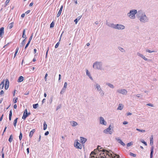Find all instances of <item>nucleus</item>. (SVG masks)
<instances>
[{"label":"nucleus","instance_id":"1","mask_svg":"<svg viewBox=\"0 0 158 158\" xmlns=\"http://www.w3.org/2000/svg\"><path fill=\"white\" fill-rule=\"evenodd\" d=\"M137 17L139 18V20L140 22L143 23L147 22L149 20L148 17L142 10H138Z\"/></svg>","mask_w":158,"mask_h":158},{"label":"nucleus","instance_id":"2","mask_svg":"<svg viewBox=\"0 0 158 158\" xmlns=\"http://www.w3.org/2000/svg\"><path fill=\"white\" fill-rule=\"evenodd\" d=\"M138 10L137 11V10L133 9L130 11L127 14V16L131 19H134L135 18V15L136 16H138Z\"/></svg>","mask_w":158,"mask_h":158},{"label":"nucleus","instance_id":"3","mask_svg":"<svg viewBox=\"0 0 158 158\" xmlns=\"http://www.w3.org/2000/svg\"><path fill=\"white\" fill-rule=\"evenodd\" d=\"M93 68L95 69L101 70L102 69V63L101 61H96L93 65Z\"/></svg>","mask_w":158,"mask_h":158},{"label":"nucleus","instance_id":"4","mask_svg":"<svg viewBox=\"0 0 158 158\" xmlns=\"http://www.w3.org/2000/svg\"><path fill=\"white\" fill-rule=\"evenodd\" d=\"M111 127L112 128L111 125H110L108 128L104 130L103 132L105 133L111 134L113 132V130L111 129Z\"/></svg>","mask_w":158,"mask_h":158},{"label":"nucleus","instance_id":"5","mask_svg":"<svg viewBox=\"0 0 158 158\" xmlns=\"http://www.w3.org/2000/svg\"><path fill=\"white\" fill-rule=\"evenodd\" d=\"M125 26L122 24H115L114 29L118 30H123L125 29Z\"/></svg>","mask_w":158,"mask_h":158},{"label":"nucleus","instance_id":"6","mask_svg":"<svg viewBox=\"0 0 158 158\" xmlns=\"http://www.w3.org/2000/svg\"><path fill=\"white\" fill-rule=\"evenodd\" d=\"M117 92L123 95L127 94V91L125 89H118L117 90Z\"/></svg>","mask_w":158,"mask_h":158},{"label":"nucleus","instance_id":"7","mask_svg":"<svg viewBox=\"0 0 158 158\" xmlns=\"http://www.w3.org/2000/svg\"><path fill=\"white\" fill-rule=\"evenodd\" d=\"M100 123L105 125H106V122L105 121L103 118L102 117H100Z\"/></svg>","mask_w":158,"mask_h":158},{"label":"nucleus","instance_id":"8","mask_svg":"<svg viewBox=\"0 0 158 158\" xmlns=\"http://www.w3.org/2000/svg\"><path fill=\"white\" fill-rule=\"evenodd\" d=\"M102 151L103 152H106V153L107 155H108V156L110 157V158H114L115 157V156H112V154H111V153H110V154H108V153H109V152L106 150L103 149L102 150Z\"/></svg>","mask_w":158,"mask_h":158},{"label":"nucleus","instance_id":"9","mask_svg":"<svg viewBox=\"0 0 158 158\" xmlns=\"http://www.w3.org/2000/svg\"><path fill=\"white\" fill-rule=\"evenodd\" d=\"M9 81L7 79H6L5 86V88L7 90L8 89L9 86Z\"/></svg>","mask_w":158,"mask_h":158},{"label":"nucleus","instance_id":"10","mask_svg":"<svg viewBox=\"0 0 158 158\" xmlns=\"http://www.w3.org/2000/svg\"><path fill=\"white\" fill-rule=\"evenodd\" d=\"M106 24L108 26L110 27L113 28H114L115 24H114L112 23H110L109 22H107V21L106 22Z\"/></svg>","mask_w":158,"mask_h":158},{"label":"nucleus","instance_id":"11","mask_svg":"<svg viewBox=\"0 0 158 158\" xmlns=\"http://www.w3.org/2000/svg\"><path fill=\"white\" fill-rule=\"evenodd\" d=\"M81 142L83 144L86 141L87 139L82 137H80Z\"/></svg>","mask_w":158,"mask_h":158},{"label":"nucleus","instance_id":"12","mask_svg":"<svg viewBox=\"0 0 158 158\" xmlns=\"http://www.w3.org/2000/svg\"><path fill=\"white\" fill-rule=\"evenodd\" d=\"M116 139L117 140L118 143H120L121 145H122L123 146H125V144L122 141L119 139V138H116Z\"/></svg>","mask_w":158,"mask_h":158},{"label":"nucleus","instance_id":"13","mask_svg":"<svg viewBox=\"0 0 158 158\" xmlns=\"http://www.w3.org/2000/svg\"><path fill=\"white\" fill-rule=\"evenodd\" d=\"M94 85V86L96 87V88L97 89L98 91H100L102 90L100 86L97 83L96 84V85Z\"/></svg>","mask_w":158,"mask_h":158},{"label":"nucleus","instance_id":"14","mask_svg":"<svg viewBox=\"0 0 158 158\" xmlns=\"http://www.w3.org/2000/svg\"><path fill=\"white\" fill-rule=\"evenodd\" d=\"M70 123L71 125L73 127L76 126L78 125L77 123L74 121H71L70 122Z\"/></svg>","mask_w":158,"mask_h":158},{"label":"nucleus","instance_id":"15","mask_svg":"<svg viewBox=\"0 0 158 158\" xmlns=\"http://www.w3.org/2000/svg\"><path fill=\"white\" fill-rule=\"evenodd\" d=\"M75 147L77 148L80 149L81 148V145L78 142H77L76 143Z\"/></svg>","mask_w":158,"mask_h":158},{"label":"nucleus","instance_id":"16","mask_svg":"<svg viewBox=\"0 0 158 158\" xmlns=\"http://www.w3.org/2000/svg\"><path fill=\"white\" fill-rule=\"evenodd\" d=\"M86 74L87 76H88L89 77L91 80H93V79L92 77L91 76V75L90 74V73H89V72L88 70V69H86Z\"/></svg>","mask_w":158,"mask_h":158},{"label":"nucleus","instance_id":"17","mask_svg":"<svg viewBox=\"0 0 158 158\" xmlns=\"http://www.w3.org/2000/svg\"><path fill=\"white\" fill-rule=\"evenodd\" d=\"M4 28L2 27L0 28V35L1 37L2 36V35L4 34Z\"/></svg>","mask_w":158,"mask_h":158},{"label":"nucleus","instance_id":"18","mask_svg":"<svg viewBox=\"0 0 158 158\" xmlns=\"http://www.w3.org/2000/svg\"><path fill=\"white\" fill-rule=\"evenodd\" d=\"M63 8V6H62L57 14V17H59L60 15Z\"/></svg>","mask_w":158,"mask_h":158},{"label":"nucleus","instance_id":"19","mask_svg":"<svg viewBox=\"0 0 158 158\" xmlns=\"http://www.w3.org/2000/svg\"><path fill=\"white\" fill-rule=\"evenodd\" d=\"M123 107V105L122 104H119L118 105L117 110H121Z\"/></svg>","mask_w":158,"mask_h":158},{"label":"nucleus","instance_id":"20","mask_svg":"<svg viewBox=\"0 0 158 158\" xmlns=\"http://www.w3.org/2000/svg\"><path fill=\"white\" fill-rule=\"evenodd\" d=\"M153 147L152 146L151 148L150 158H152L153 153Z\"/></svg>","mask_w":158,"mask_h":158},{"label":"nucleus","instance_id":"21","mask_svg":"<svg viewBox=\"0 0 158 158\" xmlns=\"http://www.w3.org/2000/svg\"><path fill=\"white\" fill-rule=\"evenodd\" d=\"M106 85H107L111 88L114 89V86L113 84H112L110 83H107L106 84Z\"/></svg>","mask_w":158,"mask_h":158},{"label":"nucleus","instance_id":"22","mask_svg":"<svg viewBox=\"0 0 158 158\" xmlns=\"http://www.w3.org/2000/svg\"><path fill=\"white\" fill-rule=\"evenodd\" d=\"M35 129H33L32 130V131H31L30 132V134H29V136L30 137H31L34 133V132H35Z\"/></svg>","mask_w":158,"mask_h":158},{"label":"nucleus","instance_id":"23","mask_svg":"<svg viewBox=\"0 0 158 158\" xmlns=\"http://www.w3.org/2000/svg\"><path fill=\"white\" fill-rule=\"evenodd\" d=\"M23 79L24 77L23 76H21L19 78L18 81L19 82H22L23 80Z\"/></svg>","mask_w":158,"mask_h":158},{"label":"nucleus","instance_id":"24","mask_svg":"<svg viewBox=\"0 0 158 158\" xmlns=\"http://www.w3.org/2000/svg\"><path fill=\"white\" fill-rule=\"evenodd\" d=\"M4 81H2L0 84V89H2L4 86Z\"/></svg>","mask_w":158,"mask_h":158},{"label":"nucleus","instance_id":"25","mask_svg":"<svg viewBox=\"0 0 158 158\" xmlns=\"http://www.w3.org/2000/svg\"><path fill=\"white\" fill-rule=\"evenodd\" d=\"M25 30H26L25 29L23 30V32L22 37L23 38H24V40H25L26 39V35L25 34Z\"/></svg>","mask_w":158,"mask_h":158},{"label":"nucleus","instance_id":"26","mask_svg":"<svg viewBox=\"0 0 158 158\" xmlns=\"http://www.w3.org/2000/svg\"><path fill=\"white\" fill-rule=\"evenodd\" d=\"M96 153H95L94 152H93V151L90 154V157L89 158H95L94 156H92V155H94V154L95 155Z\"/></svg>","mask_w":158,"mask_h":158},{"label":"nucleus","instance_id":"27","mask_svg":"<svg viewBox=\"0 0 158 158\" xmlns=\"http://www.w3.org/2000/svg\"><path fill=\"white\" fill-rule=\"evenodd\" d=\"M118 48L119 50V51H120L121 52H125V51L123 48L120 47H118Z\"/></svg>","mask_w":158,"mask_h":158},{"label":"nucleus","instance_id":"28","mask_svg":"<svg viewBox=\"0 0 158 158\" xmlns=\"http://www.w3.org/2000/svg\"><path fill=\"white\" fill-rule=\"evenodd\" d=\"M28 116V114H27V113H23V116L22 117V118L24 119H25Z\"/></svg>","mask_w":158,"mask_h":158},{"label":"nucleus","instance_id":"29","mask_svg":"<svg viewBox=\"0 0 158 158\" xmlns=\"http://www.w3.org/2000/svg\"><path fill=\"white\" fill-rule=\"evenodd\" d=\"M153 136L152 135V138H150V144L151 145H152L153 144Z\"/></svg>","mask_w":158,"mask_h":158},{"label":"nucleus","instance_id":"30","mask_svg":"<svg viewBox=\"0 0 158 158\" xmlns=\"http://www.w3.org/2000/svg\"><path fill=\"white\" fill-rule=\"evenodd\" d=\"M12 116V110H10V111L9 116V119L10 120H11Z\"/></svg>","mask_w":158,"mask_h":158},{"label":"nucleus","instance_id":"31","mask_svg":"<svg viewBox=\"0 0 158 158\" xmlns=\"http://www.w3.org/2000/svg\"><path fill=\"white\" fill-rule=\"evenodd\" d=\"M99 94L101 96H103L104 95V92L102 90L100 91Z\"/></svg>","mask_w":158,"mask_h":158},{"label":"nucleus","instance_id":"32","mask_svg":"<svg viewBox=\"0 0 158 158\" xmlns=\"http://www.w3.org/2000/svg\"><path fill=\"white\" fill-rule=\"evenodd\" d=\"M47 125L46 123L45 122H44V130H45L46 129L47 127Z\"/></svg>","mask_w":158,"mask_h":158},{"label":"nucleus","instance_id":"33","mask_svg":"<svg viewBox=\"0 0 158 158\" xmlns=\"http://www.w3.org/2000/svg\"><path fill=\"white\" fill-rule=\"evenodd\" d=\"M8 27L10 29H11L13 27V23H11L9 24Z\"/></svg>","mask_w":158,"mask_h":158},{"label":"nucleus","instance_id":"34","mask_svg":"<svg viewBox=\"0 0 158 158\" xmlns=\"http://www.w3.org/2000/svg\"><path fill=\"white\" fill-rule=\"evenodd\" d=\"M13 140V136L12 135H11L9 139V141L11 143L12 142Z\"/></svg>","mask_w":158,"mask_h":158},{"label":"nucleus","instance_id":"35","mask_svg":"<svg viewBox=\"0 0 158 158\" xmlns=\"http://www.w3.org/2000/svg\"><path fill=\"white\" fill-rule=\"evenodd\" d=\"M19 50V48L17 47L16 49L15 52L14 54V57H15L16 56V55L18 52Z\"/></svg>","mask_w":158,"mask_h":158},{"label":"nucleus","instance_id":"36","mask_svg":"<svg viewBox=\"0 0 158 158\" xmlns=\"http://www.w3.org/2000/svg\"><path fill=\"white\" fill-rule=\"evenodd\" d=\"M65 90L66 88L63 87L60 92V94H63L65 92Z\"/></svg>","mask_w":158,"mask_h":158},{"label":"nucleus","instance_id":"37","mask_svg":"<svg viewBox=\"0 0 158 158\" xmlns=\"http://www.w3.org/2000/svg\"><path fill=\"white\" fill-rule=\"evenodd\" d=\"M18 119V118H16L14 120V125L15 126V127L16 125V123H17Z\"/></svg>","mask_w":158,"mask_h":158},{"label":"nucleus","instance_id":"38","mask_svg":"<svg viewBox=\"0 0 158 158\" xmlns=\"http://www.w3.org/2000/svg\"><path fill=\"white\" fill-rule=\"evenodd\" d=\"M136 130L141 132H145V130H140L138 128H136Z\"/></svg>","mask_w":158,"mask_h":158},{"label":"nucleus","instance_id":"39","mask_svg":"<svg viewBox=\"0 0 158 158\" xmlns=\"http://www.w3.org/2000/svg\"><path fill=\"white\" fill-rule=\"evenodd\" d=\"M79 18V17L77 18L74 20V22H75V23L76 24H77L78 21L80 19V18Z\"/></svg>","mask_w":158,"mask_h":158},{"label":"nucleus","instance_id":"40","mask_svg":"<svg viewBox=\"0 0 158 158\" xmlns=\"http://www.w3.org/2000/svg\"><path fill=\"white\" fill-rule=\"evenodd\" d=\"M133 142H129L128 143H127V147H129L132 145L133 144Z\"/></svg>","mask_w":158,"mask_h":158},{"label":"nucleus","instance_id":"41","mask_svg":"<svg viewBox=\"0 0 158 158\" xmlns=\"http://www.w3.org/2000/svg\"><path fill=\"white\" fill-rule=\"evenodd\" d=\"M25 41L26 40H23L22 43H21V44L20 46V47H22L25 44Z\"/></svg>","mask_w":158,"mask_h":158},{"label":"nucleus","instance_id":"42","mask_svg":"<svg viewBox=\"0 0 158 158\" xmlns=\"http://www.w3.org/2000/svg\"><path fill=\"white\" fill-rule=\"evenodd\" d=\"M38 106H39V104L38 103L33 104V107L35 109H36Z\"/></svg>","mask_w":158,"mask_h":158},{"label":"nucleus","instance_id":"43","mask_svg":"<svg viewBox=\"0 0 158 158\" xmlns=\"http://www.w3.org/2000/svg\"><path fill=\"white\" fill-rule=\"evenodd\" d=\"M60 40H59V41L58 43H57V44H56V45L55 46V48H57L58 47L60 44Z\"/></svg>","mask_w":158,"mask_h":158},{"label":"nucleus","instance_id":"44","mask_svg":"<svg viewBox=\"0 0 158 158\" xmlns=\"http://www.w3.org/2000/svg\"><path fill=\"white\" fill-rule=\"evenodd\" d=\"M137 55L138 56H139L141 57V58H142L143 55L141 54H140L139 52L137 53Z\"/></svg>","mask_w":158,"mask_h":158},{"label":"nucleus","instance_id":"45","mask_svg":"<svg viewBox=\"0 0 158 158\" xmlns=\"http://www.w3.org/2000/svg\"><path fill=\"white\" fill-rule=\"evenodd\" d=\"M130 156H132L134 157H135L136 156V155L134 154L133 153L131 152L130 153Z\"/></svg>","mask_w":158,"mask_h":158},{"label":"nucleus","instance_id":"46","mask_svg":"<svg viewBox=\"0 0 158 158\" xmlns=\"http://www.w3.org/2000/svg\"><path fill=\"white\" fill-rule=\"evenodd\" d=\"M146 51L147 52H148L149 53H152V52H155V51H151L150 50H149V49H147L146 50Z\"/></svg>","mask_w":158,"mask_h":158},{"label":"nucleus","instance_id":"47","mask_svg":"<svg viewBox=\"0 0 158 158\" xmlns=\"http://www.w3.org/2000/svg\"><path fill=\"white\" fill-rule=\"evenodd\" d=\"M54 22H53L51 23V24H50V27L52 28V27H54Z\"/></svg>","mask_w":158,"mask_h":158},{"label":"nucleus","instance_id":"48","mask_svg":"<svg viewBox=\"0 0 158 158\" xmlns=\"http://www.w3.org/2000/svg\"><path fill=\"white\" fill-rule=\"evenodd\" d=\"M22 134L21 132H20L19 136V139L20 140H21L22 139Z\"/></svg>","mask_w":158,"mask_h":158},{"label":"nucleus","instance_id":"49","mask_svg":"<svg viewBox=\"0 0 158 158\" xmlns=\"http://www.w3.org/2000/svg\"><path fill=\"white\" fill-rule=\"evenodd\" d=\"M31 40H29V41L27 43V44L25 46V49H26L28 46L29 45L30 42Z\"/></svg>","mask_w":158,"mask_h":158},{"label":"nucleus","instance_id":"50","mask_svg":"<svg viewBox=\"0 0 158 158\" xmlns=\"http://www.w3.org/2000/svg\"><path fill=\"white\" fill-rule=\"evenodd\" d=\"M141 142H142V143H143V144H144L146 145V146H147V143L145 142L144 141H143V140H142L141 141Z\"/></svg>","mask_w":158,"mask_h":158},{"label":"nucleus","instance_id":"51","mask_svg":"<svg viewBox=\"0 0 158 158\" xmlns=\"http://www.w3.org/2000/svg\"><path fill=\"white\" fill-rule=\"evenodd\" d=\"M67 85V83L66 82H65L64 83V85L63 87V88H66Z\"/></svg>","mask_w":158,"mask_h":158},{"label":"nucleus","instance_id":"52","mask_svg":"<svg viewBox=\"0 0 158 158\" xmlns=\"http://www.w3.org/2000/svg\"><path fill=\"white\" fill-rule=\"evenodd\" d=\"M147 105L149 106H150L151 107H153V105L151 103H148L147 104Z\"/></svg>","mask_w":158,"mask_h":158},{"label":"nucleus","instance_id":"53","mask_svg":"<svg viewBox=\"0 0 158 158\" xmlns=\"http://www.w3.org/2000/svg\"><path fill=\"white\" fill-rule=\"evenodd\" d=\"M18 99V98H16V99H14L13 100V102H14V103H16L17 102V100Z\"/></svg>","mask_w":158,"mask_h":158},{"label":"nucleus","instance_id":"54","mask_svg":"<svg viewBox=\"0 0 158 158\" xmlns=\"http://www.w3.org/2000/svg\"><path fill=\"white\" fill-rule=\"evenodd\" d=\"M143 96V95L141 94H137L136 95V97L138 98H141Z\"/></svg>","mask_w":158,"mask_h":158},{"label":"nucleus","instance_id":"55","mask_svg":"<svg viewBox=\"0 0 158 158\" xmlns=\"http://www.w3.org/2000/svg\"><path fill=\"white\" fill-rule=\"evenodd\" d=\"M142 58L143 59L147 61L148 60V59L146 58L144 56H143Z\"/></svg>","mask_w":158,"mask_h":158},{"label":"nucleus","instance_id":"56","mask_svg":"<svg viewBox=\"0 0 158 158\" xmlns=\"http://www.w3.org/2000/svg\"><path fill=\"white\" fill-rule=\"evenodd\" d=\"M142 58L143 59L147 61L148 60V59L146 58L144 56H143Z\"/></svg>","mask_w":158,"mask_h":158},{"label":"nucleus","instance_id":"57","mask_svg":"<svg viewBox=\"0 0 158 158\" xmlns=\"http://www.w3.org/2000/svg\"><path fill=\"white\" fill-rule=\"evenodd\" d=\"M47 76H48V74H47V73H46L45 75V77H44V79H45V81H47Z\"/></svg>","mask_w":158,"mask_h":158},{"label":"nucleus","instance_id":"58","mask_svg":"<svg viewBox=\"0 0 158 158\" xmlns=\"http://www.w3.org/2000/svg\"><path fill=\"white\" fill-rule=\"evenodd\" d=\"M29 94V91H26L24 94V95H28Z\"/></svg>","mask_w":158,"mask_h":158},{"label":"nucleus","instance_id":"59","mask_svg":"<svg viewBox=\"0 0 158 158\" xmlns=\"http://www.w3.org/2000/svg\"><path fill=\"white\" fill-rule=\"evenodd\" d=\"M61 106H57L56 109V110H58L60 108Z\"/></svg>","mask_w":158,"mask_h":158},{"label":"nucleus","instance_id":"60","mask_svg":"<svg viewBox=\"0 0 158 158\" xmlns=\"http://www.w3.org/2000/svg\"><path fill=\"white\" fill-rule=\"evenodd\" d=\"M128 123V122H127V121H124L123 123V124H124V125L127 124Z\"/></svg>","mask_w":158,"mask_h":158},{"label":"nucleus","instance_id":"61","mask_svg":"<svg viewBox=\"0 0 158 158\" xmlns=\"http://www.w3.org/2000/svg\"><path fill=\"white\" fill-rule=\"evenodd\" d=\"M49 132L48 131H47L45 133V135H47L49 134Z\"/></svg>","mask_w":158,"mask_h":158},{"label":"nucleus","instance_id":"62","mask_svg":"<svg viewBox=\"0 0 158 158\" xmlns=\"http://www.w3.org/2000/svg\"><path fill=\"white\" fill-rule=\"evenodd\" d=\"M4 94V91L3 90H2L1 91L0 93V94L2 95Z\"/></svg>","mask_w":158,"mask_h":158},{"label":"nucleus","instance_id":"63","mask_svg":"<svg viewBox=\"0 0 158 158\" xmlns=\"http://www.w3.org/2000/svg\"><path fill=\"white\" fill-rule=\"evenodd\" d=\"M10 0H6V2H5V3L6 4H7L9 2Z\"/></svg>","mask_w":158,"mask_h":158},{"label":"nucleus","instance_id":"64","mask_svg":"<svg viewBox=\"0 0 158 158\" xmlns=\"http://www.w3.org/2000/svg\"><path fill=\"white\" fill-rule=\"evenodd\" d=\"M30 10H27V11L26 12H25V13L26 14H28V13H30Z\"/></svg>","mask_w":158,"mask_h":158}]
</instances>
